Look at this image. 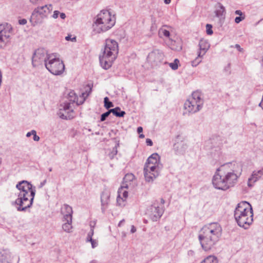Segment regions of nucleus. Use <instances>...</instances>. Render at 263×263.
Returning a JSON list of instances; mask_svg holds the SVG:
<instances>
[{
    "instance_id": "f257e3e1",
    "label": "nucleus",
    "mask_w": 263,
    "mask_h": 263,
    "mask_svg": "<svg viewBox=\"0 0 263 263\" xmlns=\"http://www.w3.org/2000/svg\"><path fill=\"white\" fill-rule=\"evenodd\" d=\"M242 171V165L239 162L226 163L217 169L213 176L212 184L217 190L227 191L236 184Z\"/></svg>"
},
{
    "instance_id": "f03ea898",
    "label": "nucleus",
    "mask_w": 263,
    "mask_h": 263,
    "mask_svg": "<svg viewBox=\"0 0 263 263\" xmlns=\"http://www.w3.org/2000/svg\"><path fill=\"white\" fill-rule=\"evenodd\" d=\"M222 228L217 222L204 226L201 230L198 238L202 248L205 251L212 250L221 235Z\"/></svg>"
},
{
    "instance_id": "7ed1b4c3",
    "label": "nucleus",
    "mask_w": 263,
    "mask_h": 263,
    "mask_svg": "<svg viewBox=\"0 0 263 263\" xmlns=\"http://www.w3.org/2000/svg\"><path fill=\"white\" fill-rule=\"evenodd\" d=\"M16 187L19 190L18 198L15 201V203L18 205L17 210L18 211H25L32 204L35 194V187H33L30 183L25 180L18 182Z\"/></svg>"
},
{
    "instance_id": "20e7f679",
    "label": "nucleus",
    "mask_w": 263,
    "mask_h": 263,
    "mask_svg": "<svg viewBox=\"0 0 263 263\" xmlns=\"http://www.w3.org/2000/svg\"><path fill=\"white\" fill-rule=\"evenodd\" d=\"M234 217L239 227L247 229L253 220V210L251 204L247 201L239 203L234 211Z\"/></svg>"
},
{
    "instance_id": "39448f33",
    "label": "nucleus",
    "mask_w": 263,
    "mask_h": 263,
    "mask_svg": "<svg viewBox=\"0 0 263 263\" xmlns=\"http://www.w3.org/2000/svg\"><path fill=\"white\" fill-rule=\"evenodd\" d=\"M118 52V43L115 40L107 39L104 51L99 57L101 66L105 69L109 68L117 58Z\"/></svg>"
},
{
    "instance_id": "423d86ee",
    "label": "nucleus",
    "mask_w": 263,
    "mask_h": 263,
    "mask_svg": "<svg viewBox=\"0 0 263 263\" xmlns=\"http://www.w3.org/2000/svg\"><path fill=\"white\" fill-rule=\"evenodd\" d=\"M115 22V16L108 11H101L95 18L92 31L96 34L105 32L114 26Z\"/></svg>"
},
{
    "instance_id": "0eeeda50",
    "label": "nucleus",
    "mask_w": 263,
    "mask_h": 263,
    "mask_svg": "<svg viewBox=\"0 0 263 263\" xmlns=\"http://www.w3.org/2000/svg\"><path fill=\"white\" fill-rule=\"evenodd\" d=\"M135 179V176L131 173L125 175L123 178V182L118 189L117 203L118 205L124 207L126 204V200L128 197L127 189L133 187L132 182Z\"/></svg>"
},
{
    "instance_id": "6e6552de",
    "label": "nucleus",
    "mask_w": 263,
    "mask_h": 263,
    "mask_svg": "<svg viewBox=\"0 0 263 263\" xmlns=\"http://www.w3.org/2000/svg\"><path fill=\"white\" fill-rule=\"evenodd\" d=\"M201 93L199 91H194L192 96L187 100L184 104L185 110L183 114H194L199 111L203 105V100L201 98Z\"/></svg>"
},
{
    "instance_id": "1a4fd4ad",
    "label": "nucleus",
    "mask_w": 263,
    "mask_h": 263,
    "mask_svg": "<svg viewBox=\"0 0 263 263\" xmlns=\"http://www.w3.org/2000/svg\"><path fill=\"white\" fill-rule=\"evenodd\" d=\"M53 7L51 4H47L35 8L32 13L30 20L32 25L34 26L42 23L43 20L48 17Z\"/></svg>"
},
{
    "instance_id": "9d476101",
    "label": "nucleus",
    "mask_w": 263,
    "mask_h": 263,
    "mask_svg": "<svg viewBox=\"0 0 263 263\" xmlns=\"http://www.w3.org/2000/svg\"><path fill=\"white\" fill-rule=\"evenodd\" d=\"M46 69L54 75H60L64 71L65 66L62 60L54 54H51L45 63Z\"/></svg>"
},
{
    "instance_id": "9b49d317",
    "label": "nucleus",
    "mask_w": 263,
    "mask_h": 263,
    "mask_svg": "<svg viewBox=\"0 0 263 263\" xmlns=\"http://www.w3.org/2000/svg\"><path fill=\"white\" fill-rule=\"evenodd\" d=\"M12 27L7 23L0 24V49H4L10 42Z\"/></svg>"
},
{
    "instance_id": "f8f14e48",
    "label": "nucleus",
    "mask_w": 263,
    "mask_h": 263,
    "mask_svg": "<svg viewBox=\"0 0 263 263\" xmlns=\"http://www.w3.org/2000/svg\"><path fill=\"white\" fill-rule=\"evenodd\" d=\"M50 54H48L47 51L44 48L36 49L32 58V63L34 67L42 65L43 64L45 66V63L48 60Z\"/></svg>"
},
{
    "instance_id": "ddd939ff",
    "label": "nucleus",
    "mask_w": 263,
    "mask_h": 263,
    "mask_svg": "<svg viewBox=\"0 0 263 263\" xmlns=\"http://www.w3.org/2000/svg\"><path fill=\"white\" fill-rule=\"evenodd\" d=\"M73 104L69 102H65L61 104L58 111L59 116L63 119H71L74 117Z\"/></svg>"
},
{
    "instance_id": "4468645a",
    "label": "nucleus",
    "mask_w": 263,
    "mask_h": 263,
    "mask_svg": "<svg viewBox=\"0 0 263 263\" xmlns=\"http://www.w3.org/2000/svg\"><path fill=\"white\" fill-rule=\"evenodd\" d=\"M164 209L159 205V202L156 201L147 210V214L153 221H157L162 216Z\"/></svg>"
},
{
    "instance_id": "2eb2a0df",
    "label": "nucleus",
    "mask_w": 263,
    "mask_h": 263,
    "mask_svg": "<svg viewBox=\"0 0 263 263\" xmlns=\"http://www.w3.org/2000/svg\"><path fill=\"white\" fill-rule=\"evenodd\" d=\"M145 166L148 168H146L147 170H151L153 167L161 170L162 165L160 163V157L159 155L157 153L153 154L148 158Z\"/></svg>"
},
{
    "instance_id": "dca6fc26",
    "label": "nucleus",
    "mask_w": 263,
    "mask_h": 263,
    "mask_svg": "<svg viewBox=\"0 0 263 263\" xmlns=\"http://www.w3.org/2000/svg\"><path fill=\"white\" fill-rule=\"evenodd\" d=\"M146 168H148L146 167V166H144V174L145 180L147 182H152L159 176L161 170L156 169L154 167L151 170H147Z\"/></svg>"
},
{
    "instance_id": "f3484780",
    "label": "nucleus",
    "mask_w": 263,
    "mask_h": 263,
    "mask_svg": "<svg viewBox=\"0 0 263 263\" xmlns=\"http://www.w3.org/2000/svg\"><path fill=\"white\" fill-rule=\"evenodd\" d=\"M163 57V54L161 51L156 49L149 53L147 60L151 63H158L162 61Z\"/></svg>"
},
{
    "instance_id": "a211bd4d",
    "label": "nucleus",
    "mask_w": 263,
    "mask_h": 263,
    "mask_svg": "<svg viewBox=\"0 0 263 263\" xmlns=\"http://www.w3.org/2000/svg\"><path fill=\"white\" fill-rule=\"evenodd\" d=\"M263 176V168L258 171H254L251 176L248 179V185L252 187L256 181L260 179Z\"/></svg>"
},
{
    "instance_id": "6ab92c4d",
    "label": "nucleus",
    "mask_w": 263,
    "mask_h": 263,
    "mask_svg": "<svg viewBox=\"0 0 263 263\" xmlns=\"http://www.w3.org/2000/svg\"><path fill=\"white\" fill-rule=\"evenodd\" d=\"M110 193L107 190H105L101 194V210L103 213H104L105 210L108 207L109 202Z\"/></svg>"
},
{
    "instance_id": "aec40b11",
    "label": "nucleus",
    "mask_w": 263,
    "mask_h": 263,
    "mask_svg": "<svg viewBox=\"0 0 263 263\" xmlns=\"http://www.w3.org/2000/svg\"><path fill=\"white\" fill-rule=\"evenodd\" d=\"M61 213L63 215V220L72 221L73 211L70 206L66 204H64L61 208Z\"/></svg>"
},
{
    "instance_id": "412c9836",
    "label": "nucleus",
    "mask_w": 263,
    "mask_h": 263,
    "mask_svg": "<svg viewBox=\"0 0 263 263\" xmlns=\"http://www.w3.org/2000/svg\"><path fill=\"white\" fill-rule=\"evenodd\" d=\"M13 257L9 250H3L0 251V263H11V258Z\"/></svg>"
},
{
    "instance_id": "4be33fe9",
    "label": "nucleus",
    "mask_w": 263,
    "mask_h": 263,
    "mask_svg": "<svg viewBox=\"0 0 263 263\" xmlns=\"http://www.w3.org/2000/svg\"><path fill=\"white\" fill-rule=\"evenodd\" d=\"M215 8V16L219 18L220 21H223L226 15L225 7L221 3H218L216 5Z\"/></svg>"
},
{
    "instance_id": "5701e85b",
    "label": "nucleus",
    "mask_w": 263,
    "mask_h": 263,
    "mask_svg": "<svg viewBox=\"0 0 263 263\" xmlns=\"http://www.w3.org/2000/svg\"><path fill=\"white\" fill-rule=\"evenodd\" d=\"M199 51L198 52L199 57H203L210 47L208 42L204 40H200L199 43Z\"/></svg>"
},
{
    "instance_id": "b1692460",
    "label": "nucleus",
    "mask_w": 263,
    "mask_h": 263,
    "mask_svg": "<svg viewBox=\"0 0 263 263\" xmlns=\"http://www.w3.org/2000/svg\"><path fill=\"white\" fill-rule=\"evenodd\" d=\"M171 28L168 26H163L159 30L158 32L159 36L160 38H166L171 40L170 31Z\"/></svg>"
},
{
    "instance_id": "393cba45",
    "label": "nucleus",
    "mask_w": 263,
    "mask_h": 263,
    "mask_svg": "<svg viewBox=\"0 0 263 263\" xmlns=\"http://www.w3.org/2000/svg\"><path fill=\"white\" fill-rule=\"evenodd\" d=\"M63 221L65 222L62 225L63 230L67 233L71 232L72 229V221H69L68 220H63Z\"/></svg>"
},
{
    "instance_id": "a878e982",
    "label": "nucleus",
    "mask_w": 263,
    "mask_h": 263,
    "mask_svg": "<svg viewBox=\"0 0 263 263\" xmlns=\"http://www.w3.org/2000/svg\"><path fill=\"white\" fill-rule=\"evenodd\" d=\"M109 112L112 113L115 116L118 117H122L125 114V112L124 111H121L120 108L119 107L109 109Z\"/></svg>"
},
{
    "instance_id": "bb28decb",
    "label": "nucleus",
    "mask_w": 263,
    "mask_h": 263,
    "mask_svg": "<svg viewBox=\"0 0 263 263\" xmlns=\"http://www.w3.org/2000/svg\"><path fill=\"white\" fill-rule=\"evenodd\" d=\"M77 96L73 91H71L68 94L69 101L68 102H71L73 104L76 102Z\"/></svg>"
},
{
    "instance_id": "cd10ccee",
    "label": "nucleus",
    "mask_w": 263,
    "mask_h": 263,
    "mask_svg": "<svg viewBox=\"0 0 263 263\" xmlns=\"http://www.w3.org/2000/svg\"><path fill=\"white\" fill-rule=\"evenodd\" d=\"M205 261V263H218L217 258L214 256H209L206 258L204 259Z\"/></svg>"
},
{
    "instance_id": "c85d7f7f",
    "label": "nucleus",
    "mask_w": 263,
    "mask_h": 263,
    "mask_svg": "<svg viewBox=\"0 0 263 263\" xmlns=\"http://www.w3.org/2000/svg\"><path fill=\"white\" fill-rule=\"evenodd\" d=\"M179 63V60L177 59L174 60L173 63H170L169 66L173 70H176L178 68V64Z\"/></svg>"
},
{
    "instance_id": "c756f323",
    "label": "nucleus",
    "mask_w": 263,
    "mask_h": 263,
    "mask_svg": "<svg viewBox=\"0 0 263 263\" xmlns=\"http://www.w3.org/2000/svg\"><path fill=\"white\" fill-rule=\"evenodd\" d=\"M104 106L106 109H109V108L113 107V103L109 101V99L108 97H106L104 99Z\"/></svg>"
},
{
    "instance_id": "7c9ffc66",
    "label": "nucleus",
    "mask_w": 263,
    "mask_h": 263,
    "mask_svg": "<svg viewBox=\"0 0 263 263\" xmlns=\"http://www.w3.org/2000/svg\"><path fill=\"white\" fill-rule=\"evenodd\" d=\"M92 86L90 84H88L86 87L85 92L83 93L82 95L83 96L87 97L91 92Z\"/></svg>"
},
{
    "instance_id": "2f4dec72",
    "label": "nucleus",
    "mask_w": 263,
    "mask_h": 263,
    "mask_svg": "<svg viewBox=\"0 0 263 263\" xmlns=\"http://www.w3.org/2000/svg\"><path fill=\"white\" fill-rule=\"evenodd\" d=\"M201 58L202 57H198L193 61H192V65L193 66H197L201 62Z\"/></svg>"
},
{
    "instance_id": "473e14b6",
    "label": "nucleus",
    "mask_w": 263,
    "mask_h": 263,
    "mask_svg": "<svg viewBox=\"0 0 263 263\" xmlns=\"http://www.w3.org/2000/svg\"><path fill=\"white\" fill-rule=\"evenodd\" d=\"M93 233H94L93 228L91 227L90 232L87 234V241H91L93 239L92 238V237L93 235Z\"/></svg>"
},
{
    "instance_id": "72a5a7b5",
    "label": "nucleus",
    "mask_w": 263,
    "mask_h": 263,
    "mask_svg": "<svg viewBox=\"0 0 263 263\" xmlns=\"http://www.w3.org/2000/svg\"><path fill=\"white\" fill-rule=\"evenodd\" d=\"M206 33L209 35H211L213 34V32L212 30V26L210 24L206 25Z\"/></svg>"
},
{
    "instance_id": "f704fd0d",
    "label": "nucleus",
    "mask_w": 263,
    "mask_h": 263,
    "mask_svg": "<svg viewBox=\"0 0 263 263\" xmlns=\"http://www.w3.org/2000/svg\"><path fill=\"white\" fill-rule=\"evenodd\" d=\"M110 112H109V110L103 114L102 115H101V121H104L106 120V118L108 117V116L110 115Z\"/></svg>"
},
{
    "instance_id": "c9c22d12",
    "label": "nucleus",
    "mask_w": 263,
    "mask_h": 263,
    "mask_svg": "<svg viewBox=\"0 0 263 263\" xmlns=\"http://www.w3.org/2000/svg\"><path fill=\"white\" fill-rule=\"evenodd\" d=\"M31 134L33 135V139L35 141H39L40 137L36 135V132L35 130H32Z\"/></svg>"
},
{
    "instance_id": "e433bc0d",
    "label": "nucleus",
    "mask_w": 263,
    "mask_h": 263,
    "mask_svg": "<svg viewBox=\"0 0 263 263\" xmlns=\"http://www.w3.org/2000/svg\"><path fill=\"white\" fill-rule=\"evenodd\" d=\"M245 18V15L237 16L235 18V22L236 24L239 23L241 21H243Z\"/></svg>"
},
{
    "instance_id": "4c0bfd02",
    "label": "nucleus",
    "mask_w": 263,
    "mask_h": 263,
    "mask_svg": "<svg viewBox=\"0 0 263 263\" xmlns=\"http://www.w3.org/2000/svg\"><path fill=\"white\" fill-rule=\"evenodd\" d=\"M59 14L60 12L59 11L55 10L54 11L53 14L51 15V17L54 19L57 18L59 16Z\"/></svg>"
},
{
    "instance_id": "58836bf2",
    "label": "nucleus",
    "mask_w": 263,
    "mask_h": 263,
    "mask_svg": "<svg viewBox=\"0 0 263 263\" xmlns=\"http://www.w3.org/2000/svg\"><path fill=\"white\" fill-rule=\"evenodd\" d=\"M89 241L91 242L92 248H95L98 246V241L96 240L92 239L91 241Z\"/></svg>"
},
{
    "instance_id": "ea45409f",
    "label": "nucleus",
    "mask_w": 263,
    "mask_h": 263,
    "mask_svg": "<svg viewBox=\"0 0 263 263\" xmlns=\"http://www.w3.org/2000/svg\"><path fill=\"white\" fill-rule=\"evenodd\" d=\"M65 39L66 41H76V39L75 37H73L72 38L71 37V36L68 35L66 36Z\"/></svg>"
},
{
    "instance_id": "a19ab883",
    "label": "nucleus",
    "mask_w": 263,
    "mask_h": 263,
    "mask_svg": "<svg viewBox=\"0 0 263 263\" xmlns=\"http://www.w3.org/2000/svg\"><path fill=\"white\" fill-rule=\"evenodd\" d=\"M235 13L237 15H239V16L245 15V14L239 10H236L235 11Z\"/></svg>"
},
{
    "instance_id": "79ce46f5",
    "label": "nucleus",
    "mask_w": 263,
    "mask_h": 263,
    "mask_svg": "<svg viewBox=\"0 0 263 263\" xmlns=\"http://www.w3.org/2000/svg\"><path fill=\"white\" fill-rule=\"evenodd\" d=\"M146 143L147 145L152 146L153 142L150 139H146Z\"/></svg>"
},
{
    "instance_id": "37998d69",
    "label": "nucleus",
    "mask_w": 263,
    "mask_h": 263,
    "mask_svg": "<svg viewBox=\"0 0 263 263\" xmlns=\"http://www.w3.org/2000/svg\"><path fill=\"white\" fill-rule=\"evenodd\" d=\"M27 23V20L26 19H22L19 20V24L21 25H25Z\"/></svg>"
},
{
    "instance_id": "c03bdc74",
    "label": "nucleus",
    "mask_w": 263,
    "mask_h": 263,
    "mask_svg": "<svg viewBox=\"0 0 263 263\" xmlns=\"http://www.w3.org/2000/svg\"><path fill=\"white\" fill-rule=\"evenodd\" d=\"M235 47L240 52H242L243 51V49L242 48H241V47L238 44H236L235 46Z\"/></svg>"
},
{
    "instance_id": "a18cd8bd",
    "label": "nucleus",
    "mask_w": 263,
    "mask_h": 263,
    "mask_svg": "<svg viewBox=\"0 0 263 263\" xmlns=\"http://www.w3.org/2000/svg\"><path fill=\"white\" fill-rule=\"evenodd\" d=\"M172 49L173 50H180L181 49V45H179L176 47H171Z\"/></svg>"
},
{
    "instance_id": "49530a36",
    "label": "nucleus",
    "mask_w": 263,
    "mask_h": 263,
    "mask_svg": "<svg viewBox=\"0 0 263 263\" xmlns=\"http://www.w3.org/2000/svg\"><path fill=\"white\" fill-rule=\"evenodd\" d=\"M60 17L63 19V20H64L65 18H66V15L64 13H60Z\"/></svg>"
},
{
    "instance_id": "de8ad7c7",
    "label": "nucleus",
    "mask_w": 263,
    "mask_h": 263,
    "mask_svg": "<svg viewBox=\"0 0 263 263\" xmlns=\"http://www.w3.org/2000/svg\"><path fill=\"white\" fill-rule=\"evenodd\" d=\"M143 132V128L141 126H139L137 128V132L139 133V134H140L141 133H142Z\"/></svg>"
},
{
    "instance_id": "09e8293b",
    "label": "nucleus",
    "mask_w": 263,
    "mask_h": 263,
    "mask_svg": "<svg viewBox=\"0 0 263 263\" xmlns=\"http://www.w3.org/2000/svg\"><path fill=\"white\" fill-rule=\"evenodd\" d=\"M136 231V229L134 226H132L130 232L132 233H134Z\"/></svg>"
},
{
    "instance_id": "8fccbe9b",
    "label": "nucleus",
    "mask_w": 263,
    "mask_h": 263,
    "mask_svg": "<svg viewBox=\"0 0 263 263\" xmlns=\"http://www.w3.org/2000/svg\"><path fill=\"white\" fill-rule=\"evenodd\" d=\"M164 203V200L162 198L161 199L160 203L159 202V205L163 208V204Z\"/></svg>"
},
{
    "instance_id": "3c124183",
    "label": "nucleus",
    "mask_w": 263,
    "mask_h": 263,
    "mask_svg": "<svg viewBox=\"0 0 263 263\" xmlns=\"http://www.w3.org/2000/svg\"><path fill=\"white\" fill-rule=\"evenodd\" d=\"M124 222V219H122V220H121L119 222V224H118V226H119V227H121V226H122V223H123Z\"/></svg>"
},
{
    "instance_id": "603ef678",
    "label": "nucleus",
    "mask_w": 263,
    "mask_h": 263,
    "mask_svg": "<svg viewBox=\"0 0 263 263\" xmlns=\"http://www.w3.org/2000/svg\"><path fill=\"white\" fill-rule=\"evenodd\" d=\"M31 135H32L31 134V131L27 133L26 137H29L31 136Z\"/></svg>"
},
{
    "instance_id": "864d4df0",
    "label": "nucleus",
    "mask_w": 263,
    "mask_h": 263,
    "mask_svg": "<svg viewBox=\"0 0 263 263\" xmlns=\"http://www.w3.org/2000/svg\"><path fill=\"white\" fill-rule=\"evenodd\" d=\"M171 0H164V3L166 4H168L171 3Z\"/></svg>"
},
{
    "instance_id": "5fc2aeb1",
    "label": "nucleus",
    "mask_w": 263,
    "mask_h": 263,
    "mask_svg": "<svg viewBox=\"0 0 263 263\" xmlns=\"http://www.w3.org/2000/svg\"><path fill=\"white\" fill-rule=\"evenodd\" d=\"M139 138H144V135L143 134H140V135H139Z\"/></svg>"
},
{
    "instance_id": "6e6d98bb",
    "label": "nucleus",
    "mask_w": 263,
    "mask_h": 263,
    "mask_svg": "<svg viewBox=\"0 0 263 263\" xmlns=\"http://www.w3.org/2000/svg\"><path fill=\"white\" fill-rule=\"evenodd\" d=\"M89 263H97V261L95 260H91Z\"/></svg>"
},
{
    "instance_id": "4d7b16f0",
    "label": "nucleus",
    "mask_w": 263,
    "mask_h": 263,
    "mask_svg": "<svg viewBox=\"0 0 263 263\" xmlns=\"http://www.w3.org/2000/svg\"><path fill=\"white\" fill-rule=\"evenodd\" d=\"M262 102V101H261V102L259 104V106H260V107H262V106H261Z\"/></svg>"
},
{
    "instance_id": "13d9d810",
    "label": "nucleus",
    "mask_w": 263,
    "mask_h": 263,
    "mask_svg": "<svg viewBox=\"0 0 263 263\" xmlns=\"http://www.w3.org/2000/svg\"><path fill=\"white\" fill-rule=\"evenodd\" d=\"M117 153V147H116V151H115V154H116Z\"/></svg>"
},
{
    "instance_id": "bf43d9fd",
    "label": "nucleus",
    "mask_w": 263,
    "mask_h": 263,
    "mask_svg": "<svg viewBox=\"0 0 263 263\" xmlns=\"http://www.w3.org/2000/svg\"><path fill=\"white\" fill-rule=\"evenodd\" d=\"M49 171L50 172H51V171H52V168H50L49 169Z\"/></svg>"
},
{
    "instance_id": "052dcab7",
    "label": "nucleus",
    "mask_w": 263,
    "mask_h": 263,
    "mask_svg": "<svg viewBox=\"0 0 263 263\" xmlns=\"http://www.w3.org/2000/svg\"><path fill=\"white\" fill-rule=\"evenodd\" d=\"M1 163H2V159H1V158H0V164H1Z\"/></svg>"
},
{
    "instance_id": "680f3d73",
    "label": "nucleus",
    "mask_w": 263,
    "mask_h": 263,
    "mask_svg": "<svg viewBox=\"0 0 263 263\" xmlns=\"http://www.w3.org/2000/svg\"><path fill=\"white\" fill-rule=\"evenodd\" d=\"M262 107V109H263V107Z\"/></svg>"
}]
</instances>
